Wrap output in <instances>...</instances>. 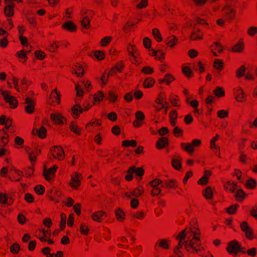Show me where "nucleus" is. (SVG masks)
Returning <instances> with one entry per match:
<instances>
[{
	"mask_svg": "<svg viewBox=\"0 0 257 257\" xmlns=\"http://www.w3.org/2000/svg\"><path fill=\"white\" fill-rule=\"evenodd\" d=\"M201 144V141L199 139H194L192 140L191 143H181V148L185 151L187 152L190 154H192L194 151L193 147H199Z\"/></svg>",
	"mask_w": 257,
	"mask_h": 257,
	"instance_id": "obj_1",
	"label": "nucleus"
},
{
	"mask_svg": "<svg viewBox=\"0 0 257 257\" xmlns=\"http://www.w3.org/2000/svg\"><path fill=\"white\" fill-rule=\"evenodd\" d=\"M239 242L236 240H232L228 243L226 250L230 255H237L238 253Z\"/></svg>",
	"mask_w": 257,
	"mask_h": 257,
	"instance_id": "obj_2",
	"label": "nucleus"
},
{
	"mask_svg": "<svg viewBox=\"0 0 257 257\" xmlns=\"http://www.w3.org/2000/svg\"><path fill=\"white\" fill-rule=\"evenodd\" d=\"M125 67L124 63L123 60H120L115 63L108 72V75L113 76L116 74V72L122 73Z\"/></svg>",
	"mask_w": 257,
	"mask_h": 257,
	"instance_id": "obj_3",
	"label": "nucleus"
},
{
	"mask_svg": "<svg viewBox=\"0 0 257 257\" xmlns=\"http://www.w3.org/2000/svg\"><path fill=\"white\" fill-rule=\"evenodd\" d=\"M82 179V176L81 174L76 172L75 176L72 177L69 185L71 188L76 190L81 185V180Z\"/></svg>",
	"mask_w": 257,
	"mask_h": 257,
	"instance_id": "obj_4",
	"label": "nucleus"
},
{
	"mask_svg": "<svg viewBox=\"0 0 257 257\" xmlns=\"http://www.w3.org/2000/svg\"><path fill=\"white\" fill-rule=\"evenodd\" d=\"M0 92L5 101L8 102L12 107H16L17 106L18 101L15 97L10 95L8 92L3 90H0Z\"/></svg>",
	"mask_w": 257,
	"mask_h": 257,
	"instance_id": "obj_5",
	"label": "nucleus"
},
{
	"mask_svg": "<svg viewBox=\"0 0 257 257\" xmlns=\"http://www.w3.org/2000/svg\"><path fill=\"white\" fill-rule=\"evenodd\" d=\"M196 24H195L193 28V31L190 36V39L192 41H197L202 40L203 33L200 29L196 27Z\"/></svg>",
	"mask_w": 257,
	"mask_h": 257,
	"instance_id": "obj_6",
	"label": "nucleus"
},
{
	"mask_svg": "<svg viewBox=\"0 0 257 257\" xmlns=\"http://www.w3.org/2000/svg\"><path fill=\"white\" fill-rule=\"evenodd\" d=\"M57 169V167L56 166H54L52 167L47 169L46 167L45 166L44 167V170H43V176L44 177L45 179L47 181H50L51 180L52 176H53L56 170Z\"/></svg>",
	"mask_w": 257,
	"mask_h": 257,
	"instance_id": "obj_7",
	"label": "nucleus"
},
{
	"mask_svg": "<svg viewBox=\"0 0 257 257\" xmlns=\"http://www.w3.org/2000/svg\"><path fill=\"white\" fill-rule=\"evenodd\" d=\"M169 144V139L167 137H162L157 140L156 143V147L158 150H162L167 147Z\"/></svg>",
	"mask_w": 257,
	"mask_h": 257,
	"instance_id": "obj_8",
	"label": "nucleus"
},
{
	"mask_svg": "<svg viewBox=\"0 0 257 257\" xmlns=\"http://www.w3.org/2000/svg\"><path fill=\"white\" fill-rule=\"evenodd\" d=\"M25 110L28 113H32L35 111L34 100L30 97H27L25 99Z\"/></svg>",
	"mask_w": 257,
	"mask_h": 257,
	"instance_id": "obj_9",
	"label": "nucleus"
},
{
	"mask_svg": "<svg viewBox=\"0 0 257 257\" xmlns=\"http://www.w3.org/2000/svg\"><path fill=\"white\" fill-rule=\"evenodd\" d=\"M212 172L210 170H205L204 172L203 176L197 181V184L204 186L208 183L209 178L212 175Z\"/></svg>",
	"mask_w": 257,
	"mask_h": 257,
	"instance_id": "obj_10",
	"label": "nucleus"
},
{
	"mask_svg": "<svg viewBox=\"0 0 257 257\" xmlns=\"http://www.w3.org/2000/svg\"><path fill=\"white\" fill-rule=\"evenodd\" d=\"M234 95L235 99L238 102H243L246 100V96L244 92L240 87L234 90Z\"/></svg>",
	"mask_w": 257,
	"mask_h": 257,
	"instance_id": "obj_11",
	"label": "nucleus"
},
{
	"mask_svg": "<svg viewBox=\"0 0 257 257\" xmlns=\"http://www.w3.org/2000/svg\"><path fill=\"white\" fill-rule=\"evenodd\" d=\"M131 167L132 169L131 172L135 174L136 176V178L139 181L141 180L145 174V170L144 168L142 167L137 168L135 166H132Z\"/></svg>",
	"mask_w": 257,
	"mask_h": 257,
	"instance_id": "obj_12",
	"label": "nucleus"
},
{
	"mask_svg": "<svg viewBox=\"0 0 257 257\" xmlns=\"http://www.w3.org/2000/svg\"><path fill=\"white\" fill-rule=\"evenodd\" d=\"M170 240L169 239H167L166 238H163V239H158V241L156 242L155 245V248L157 249V246H158L159 247L164 249H169V243Z\"/></svg>",
	"mask_w": 257,
	"mask_h": 257,
	"instance_id": "obj_13",
	"label": "nucleus"
},
{
	"mask_svg": "<svg viewBox=\"0 0 257 257\" xmlns=\"http://www.w3.org/2000/svg\"><path fill=\"white\" fill-rule=\"evenodd\" d=\"M72 115L74 118H78L80 114L83 112L82 107L78 103L74 105L71 108Z\"/></svg>",
	"mask_w": 257,
	"mask_h": 257,
	"instance_id": "obj_14",
	"label": "nucleus"
},
{
	"mask_svg": "<svg viewBox=\"0 0 257 257\" xmlns=\"http://www.w3.org/2000/svg\"><path fill=\"white\" fill-rule=\"evenodd\" d=\"M104 216H107L106 212L100 210L94 212L92 215V218L95 221L101 222Z\"/></svg>",
	"mask_w": 257,
	"mask_h": 257,
	"instance_id": "obj_15",
	"label": "nucleus"
},
{
	"mask_svg": "<svg viewBox=\"0 0 257 257\" xmlns=\"http://www.w3.org/2000/svg\"><path fill=\"white\" fill-rule=\"evenodd\" d=\"M116 219L118 221L123 222L125 218L124 211L120 208H116L114 210Z\"/></svg>",
	"mask_w": 257,
	"mask_h": 257,
	"instance_id": "obj_16",
	"label": "nucleus"
},
{
	"mask_svg": "<svg viewBox=\"0 0 257 257\" xmlns=\"http://www.w3.org/2000/svg\"><path fill=\"white\" fill-rule=\"evenodd\" d=\"M65 30L71 33H76L77 26L73 21H65Z\"/></svg>",
	"mask_w": 257,
	"mask_h": 257,
	"instance_id": "obj_17",
	"label": "nucleus"
},
{
	"mask_svg": "<svg viewBox=\"0 0 257 257\" xmlns=\"http://www.w3.org/2000/svg\"><path fill=\"white\" fill-rule=\"evenodd\" d=\"M237 183L235 181H233L232 183L230 181H227L224 185V188L225 191L229 190L231 193H233L235 190L237 189Z\"/></svg>",
	"mask_w": 257,
	"mask_h": 257,
	"instance_id": "obj_18",
	"label": "nucleus"
},
{
	"mask_svg": "<svg viewBox=\"0 0 257 257\" xmlns=\"http://www.w3.org/2000/svg\"><path fill=\"white\" fill-rule=\"evenodd\" d=\"M53 157L57 159H60L63 153V150L62 147L54 146L51 150Z\"/></svg>",
	"mask_w": 257,
	"mask_h": 257,
	"instance_id": "obj_19",
	"label": "nucleus"
},
{
	"mask_svg": "<svg viewBox=\"0 0 257 257\" xmlns=\"http://www.w3.org/2000/svg\"><path fill=\"white\" fill-rule=\"evenodd\" d=\"M69 128L72 132L77 136H80L82 134L81 128L78 127L77 124V122L75 121L71 122Z\"/></svg>",
	"mask_w": 257,
	"mask_h": 257,
	"instance_id": "obj_20",
	"label": "nucleus"
},
{
	"mask_svg": "<svg viewBox=\"0 0 257 257\" xmlns=\"http://www.w3.org/2000/svg\"><path fill=\"white\" fill-rule=\"evenodd\" d=\"M247 194L242 189H239L236 191L234 197L237 201L241 202L246 197Z\"/></svg>",
	"mask_w": 257,
	"mask_h": 257,
	"instance_id": "obj_21",
	"label": "nucleus"
},
{
	"mask_svg": "<svg viewBox=\"0 0 257 257\" xmlns=\"http://www.w3.org/2000/svg\"><path fill=\"white\" fill-rule=\"evenodd\" d=\"M178 39L174 35H172L167 37L166 40V45L171 48L174 47L178 42Z\"/></svg>",
	"mask_w": 257,
	"mask_h": 257,
	"instance_id": "obj_22",
	"label": "nucleus"
},
{
	"mask_svg": "<svg viewBox=\"0 0 257 257\" xmlns=\"http://www.w3.org/2000/svg\"><path fill=\"white\" fill-rule=\"evenodd\" d=\"M155 82L156 81L153 77H147L143 82V86L145 88H152L154 86Z\"/></svg>",
	"mask_w": 257,
	"mask_h": 257,
	"instance_id": "obj_23",
	"label": "nucleus"
},
{
	"mask_svg": "<svg viewBox=\"0 0 257 257\" xmlns=\"http://www.w3.org/2000/svg\"><path fill=\"white\" fill-rule=\"evenodd\" d=\"M196 230L198 232H195L193 231H192V232L193 233V237L192 238L193 241H194V245L196 246V248L197 247H199L201 245V240L200 239V231L199 228H196Z\"/></svg>",
	"mask_w": 257,
	"mask_h": 257,
	"instance_id": "obj_24",
	"label": "nucleus"
},
{
	"mask_svg": "<svg viewBox=\"0 0 257 257\" xmlns=\"http://www.w3.org/2000/svg\"><path fill=\"white\" fill-rule=\"evenodd\" d=\"M51 119L57 124L63 123V116L60 113H53L50 115Z\"/></svg>",
	"mask_w": 257,
	"mask_h": 257,
	"instance_id": "obj_25",
	"label": "nucleus"
},
{
	"mask_svg": "<svg viewBox=\"0 0 257 257\" xmlns=\"http://www.w3.org/2000/svg\"><path fill=\"white\" fill-rule=\"evenodd\" d=\"M219 138V135L218 134H216L215 137H214L210 141V148L211 150L215 149L216 150L218 151V157H220V148L218 146H216L215 144V142ZM217 155V154H216Z\"/></svg>",
	"mask_w": 257,
	"mask_h": 257,
	"instance_id": "obj_26",
	"label": "nucleus"
},
{
	"mask_svg": "<svg viewBox=\"0 0 257 257\" xmlns=\"http://www.w3.org/2000/svg\"><path fill=\"white\" fill-rule=\"evenodd\" d=\"M130 215L133 219L137 218L139 220H143L145 218L146 213L144 211L140 210L135 213H131Z\"/></svg>",
	"mask_w": 257,
	"mask_h": 257,
	"instance_id": "obj_27",
	"label": "nucleus"
},
{
	"mask_svg": "<svg viewBox=\"0 0 257 257\" xmlns=\"http://www.w3.org/2000/svg\"><path fill=\"white\" fill-rule=\"evenodd\" d=\"M127 52L128 55L135 57L136 55L140 54L139 50L135 45L129 44L127 46Z\"/></svg>",
	"mask_w": 257,
	"mask_h": 257,
	"instance_id": "obj_28",
	"label": "nucleus"
},
{
	"mask_svg": "<svg viewBox=\"0 0 257 257\" xmlns=\"http://www.w3.org/2000/svg\"><path fill=\"white\" fill-rule=\"evenodd\" d=\"M213 93L217 97H222L225 95L223 88L220 86L216 87L213 91Z\"/></svg>",
	"mask_w": 257,
	"mask_h": 257,
	"instance_id": "obj_29",
	"label": "nucleus"
},
{
	"mask_svg": "<svg viewBox=\"0 0 257 257\" xmlns=\"http://www.w3.org/2000/svg\"><path fill=\"white\" fill-rule=\"evenodd\" d=\"M145 190L143 186L139 185L137 188H135L131 192V195L136 197L141 196L144 193Z\"/></svg>",
	"mask_w": 257,
	"mask_h": 257,
	"instance_id": "obj_30",
	"label": "nucleus"
},
{
	"mask_svg": "<svg viewBox=\"0 0 257 257\" xmlns=\"http://www.w3.org/2000/svg\"><path fill=\"white\" fill-rule=\"evenodd\" d=\"M118 98L117 94L112 90L108 91L107 96L106 99L109 100V102L111 103H114Z\"/></svg>",
	"mask_w": 257,
	"mask_h": 257,
	"instance_id": "obj_31",
	"label": "nucleus"
},
{
	"mask_svg": "<svg viewBox=\"0 0 257 257\" xmlns=\"http://www.w3.org/2000/svg\"><path fill=\"white\" fill-rule=\"evenodd\" d=\"M14 5H7L4 8V14L6 17H11L13 16L14 13Z\"/></svg>",
	"mask_w": 257,
	"mask_h": 257,
	"instance_id": "obj_32",
	"label": "nucleus"
},
{
	"mask_svg": "<svg viewBox=\"0 0 257 257\" xmlns=\"http://www.w3.org/2000/svg\"><path fill=\"white\" fill-rule=\"evenodd\" d=\"M202 193L206 199H211L213 198V192L210 186L207 187Z\"/></svg>",
	"mask_w": 257,
	"mask_h": 257,
	"instance_id": "obj_33",
	"label": "nucleus"
},
{
	"mask_svg": "<svg viewBox=\"0 0 257 257\" xmlns=\"http://www.w3.org/2000/svg\"><path fill=\"white\" fill-rule=\"evenodd\" d=\"M213 67L217 71H221L224 68V63L221 59H215L213 63Z\"/></svg>",
	"mask_w": 257,
	"mask_h": 257,
	"instance_id": "obj_34",
	"label": "nucleus"
},
{
	"mask_svg": "<svg viewBox=\"0 0 257 257\" xmlns=\"http://www.w3.org/2000/svg\"><path fill=\"white\" fill-rule=\"evenodd\" d=\"M239 206V205L237 203L232 204L228 208H226L225 211L229 214H235L236 213L237 208Z\"/></svg>",
	"mask_w": 257,
	"mask_h": 257,
	"instance_id": "obj_35",
	"label": "nucleus"
},
{
	"mask_svg": "<svg viewBox=\"0 0 257 257\" xmlns=\"http://www.w3.org/2000/svg\"><path fill=\"white\" fill-rule=\"evenodd\" d=\"M137 145V142L135 140H123L121 143V146L123 147H136Z\"/></svg>",
	"mask_w": 257,
	"mask_h": 257,
	"instance_id": "obj_36",
	"label": "nucleus"
},
{
	"mask_svg": "<svg viewBox=\"0 0 257 257\" xmlns=\"http://www.w3.org/2000/svg\"><path fill=\"white\" fill-rule=\"evenodd\" d=\"M256 185L257 182L256 180L253 178H250L246 181L245 186L247 189H253L256 187Z\"/></svg>",
	"mask_w": 257,
	"mask_h": 257,
	"instance_id": "obj_37",
	"label": "nucleus"
},
{
	"mask_svg": "<svg viewBox=\"0 0 257 257\" xmlns=\"http://www.w3.org/2000/svg\"><path fill=\"white\" fill-rule=\"evenodd\" d=\"M182 72L183 74L188 78H192L194 76L192 70L188 66L182 67Z\"/></svg>",
	"mask_w": 257,
	"mask_h": 257,
	"instance_id": "obj_38",
	"label": "nucleus"
},
{
	"mask_svg": "<svg viewBox=\"0 0 257 257\" xmlns=\"http://www.w3.org/2000/svg\"><path fill=\"white\" fill-rule=\"evenodd\" d=\"M152 35L154 39L158 42H161L163 40L162 35L159 31V30L157 28H154L152 30Z\"/></svg>",
	"mask_w": 257,
	"mask_h": 257,
	"instance_id": "obj_39",
	"label": "nucleus"
},
{
	"mask_svg": "<svg viewBox=\"0 0 257 257\" xmlns=\"http://www.w3.org/2000/svg\"><path fill=\"white\" fill-rule=\"evenodd\" d=\"M244 50V43L243 42H238L233 46L232 48V51L233 52L241 53Z\"/></svg>",
	"mask_w": 257,
	"mask_h": 257,
	"instance_id": "obj_40",
	"label": "nucleus"
},
{
	"mask_svg": "<svg viewBox=\"0 0 257 257\" xmlns=\"http://www.w3.org/2000/svg\"><path fill=\"white\" fill-rule=\"evenodd\" d=\"M93 55L97 60L101 61L104 59L105 53L103 51L95 50L93 51Z\"/></svg>",
	"mask_w": 257,
	"mask_h": 257,
	"instance_id": "obj_41",
	"label": "nucleus"
},
{
	"mask_svg": "<svg viewBox=\"0 0 257 257\" xmlns=\"http://www.w3.org/2000/svg\"><path fill=\"white\" fill-rule=\"evenodd\" d=\"M75 74L78 76V77H82L84 74V70L83 69V67L82 66L80 65L79 64L77 63L75 65Z\"/></svg>",
	"mask_w": 257,
	"mask_h": 257,
	"instance_id": "obj_42",
	"label": "nucleus"
},
{
	"mask_svg": "<svg viewBox=\"0 0 257 257\" xmlns=\"http://www.w3.org/2000/svg\"><path fill=\"white\" fill-rule=\"evenodd\" d=\"M236 15V10L234 9H230L228 12L225 13V16L228 20H234Z\"/></svg>",
	"mask_w": 257,
	"mask_h": 257,
	"instance_id": "obj_43",
	"label": "nucleus"
},
{
	"mask_svg": "<svg viewBox=\"0 0 257 257\" xmlns=\"http://www.w3.org/2000/svg\"><path fill=\"white\" fill-rule=\"evenodd\" d=\"M81 25L84 29H89L90 28V20L87 17H83L81 21Z\"/></svg>",
	"mask_w": 257,
	"mask_h": 257,
	"instance_id": "obj_44",
	"label": "nucleus"
},
{
	"mask_svg": "<svg viewBox=\"0 0 257 257\" xmlns=\"http://www.w3.org/2000/svg\"><path fill=\"white\" fill-rule=\"evenodd\" d=\"M246 67L245 65H241L238 69L236 71V76L238 78H240L244 76L246 71Z\"/></svg>",
	"mask_w": 257,
	"mask_h": 257,
	"instance_id": "obj_45",
	"label": "nucleus"
},
{
	"mask_svg": "<svg viewBox=\"0 0 257 257\" xmlns=\"http://www.w3.org/2000/svg\"><path fill=\"white\" fill-rule=\"evenodd\" d=\"M166 98V94L163 92H161L158 95V97L155 99V102L159 104L163 105L165 102L164 101Z\"/></svg>",
	"mask_w": 257,
	"mask_h": 257,
	"instance_id": "obj_46",
	"label": "nucleus"
},
{
	"mask_svg": "<svg viewBox=\"0 0 257 257\" xmlns=\"http://www.w3.org/2000/svg\"><path fill=\"white\" fill-rule=\"evenodd\" d=\"M171 164L172 167L176 170H180L181 169L182 165L181 159H172L171 160Z\"/></svg>",
	"mask_w": 257,
	"mask_h": 257,
	"instance_id": "obj_47",
	"label": "nucleus"
},
{
	"mask_svg": "<svg viewBox=\"0 0 257 257\" xmlns=\"http://www.w3.org/2000/svg\"><path fill=\"white\" fill-rule=\"evenodd\" d=\"M104 95L102 91L99 90L94 95V102L93 105L95 104V101L100 102L103 100Z\"/></svg>",
	"mask_w": 257,
	"mask_h": 257,
	"instance_id": "obj_48",
	"label": "nucleus"
},
{
	"mask_svg": "<svg viewBox=\"0 0 257 257\" xmlns=\"http://www.w3.org/2000/svg\"><path fill=\"white\" fill-rule=\"evenodd\" d=\"M137 24H138V23H137ZM136 24V23H135L133 22L127 21L123 27L122 31L124 33H127L130 32L132 27L135 26Z\"/></svg>",
	"mask_w": 257,
	"mask_h": 257,
	"instance_id": "obj_49",
	"label": "nucleus"
},
{
	"mask_svg": "<svg viewBox=\"0 0 257 257\" xmlns=\"http://www.w3.org/2000/svg\"><path fill=\"white\" fill-rule=\"evenodd\" d=\"M154 68L149 66H146L142 68L141 72L145 75H150L154 73Z\"/></svg>",
	"mask_w": 257,
	"mask_h": 257,
	"instance_id": "obj_50",
	"label": "nucleus"
},
{
	"mask_svg": "<svg viewBox=\"0 0 257 257\" xmlns=\"http://www.w3.org/2000/svg\"><path fill=\"white\" fill-rule=\"evenodd\" d=\"M90 230L87 225L81 223L80 226V232L81 234L87 236L89 234Z\"/></svg>",
	"mask_w": 257,
	"mask_h": 257,
	"instance_id": "obj_51",
	"label": "nucleus"
},
{
	"mask_svg": "<svg viewBox=\"0 0 257 257\" xmlns=\"http://www.w3.org/2000/svg\"><path fill=\"white\" fill-rule=\"evenodd\" d=\"M75 90L76 96L82 98L84 96V91L78 83L75 84Z\"/></svg>",
	"mask_w": 257,
	"mask_h": 257,
	"instance_id": "obj_52",
	"label": "nucleus"
},
{
	"mask_svg": "<svg viewBox=\"0 0 257 257\" xmlns=\"http://www.w3.org/2000/svg\"><path fill=\"white\" fill-rule=\"evenodd\" d=\"M185 242L186 243L185 245V247L187 250H189V249H188L189 247L192 248L197 252L200 250V249L196 248V246L194 245V241H193L192 238L189 241L188 244H187V241H186Z\"/></svg>",
	"mask_w": 257,
	"mask_h": 257,
	"instance_id": "obj_53",
	"label": "nucleus"
},
{
	"mask_svg": "<svg viewBox=\"0 0 257 257\" xmlns=\"http://www.w3.org/2000/svg\"><path fill=\"white\" fill-rule=\"evenodd\" d=\"M165 83L169 85L170 83L175 80V78L170 73L166 74L164 77Z\"/></svg>",
	"mask_w": 257,
	"mask_h": 257,
	"instance_id": "obj_54",
	"label": "nucleus"
},
{
	"mask_svg": "<svg viewBox=\"0 0 257 257\" xmlns=\"http://www.w3.org/2000/svg\"><path fill=\"white\" fill-rule=\"evenodd\" d=\"M112 40L111 37L106 36L103 38L100 42V45L102 47H105L107 46Z\"/></svg>",
	"mask_w": 257,
	"mask_h": 257,
	"instance_id": "obj_55",
	"label": "nucleus"
},
{
	"mask_svg": "<svg viewBox=\"0 0 257 257\" xmlns=\"http://www.w3.org/2000/svg\"><path fill=\"white\" fill-rule=\"evenodd\" d=\"M173 133L175 137L178 138L183 136V131L178 126H175L173 130Z\"/></svg>",
	"mask_w": 257,
	"mask_h": 257,
	"instance_id": "obj_56",
	"label": "nucleus"
},
{
	"mask_svg": "<svg viewBox=\"0 0 257 257\" xmlns=\"http://www.w3.org/2000/svg\"><path fill=\"white\" fill-rule=\"evenodd\" d=\"M131 171H132V169L131 167L126 171L127 174L125 176L124 179L127 181H131L133 180V174L134 173Z\"/></svg>",
	"mask_w": 257,
	"mask_h": 257,
	"instance_id": "obj_57",
	"label": "nucleus"
},
{
	"mask_svg": "<svg viewBox=\"0 0 257 257\" xmlns=\"http://www.w3.org/2000/svg\"><path fill=\"white\" fill-rule=\"evenodd\" d=\"M38 136L41 139L45 138L46 137L47 130L42 126L39 130L37 131Z\"/></svg>",
	"mask_w": 257,
	"mask_h": 257,
	"instance_id": "obj_58",
	"label": "nucleus"
},
{
	"mask_svg": "<svg viewBox=\"0 0 257 257\" xmlns=\"http://www.w3.org/2000/svg\"><path fill=\"white\" fill-rule=\"evenodd\" d=\"M217 117L220 118H224L228 116L229 112L228 110L221 109L218 111Z\"/></svg>",
	"mask_w": 257,
	"mask_h": 257,
	"instance_id": "obj_59",
	"label": "nucleus"
},
{
	"mask_svg": "<svg viewBox=\"0 0 257 257\" xmlns=\"http://www.w3.org/2000/svg\"><path fill=\"white\" fill-rule=\"evenodd\" d=\"M186 229L182 230L175 237L176 239L178 241H182L184 239L186 236Z\"/></svg>",
	"mask_w": 257,
	"mask_h": 257,
	"instance_id": "obj_60",
	"label": "nucleus"
},
{
	"mask_svg": "<svg viewBox=\"0 0 257 257\" xmlns=\"http://www.w3.org/2000/svg\"><path fill=\"white\" fill-rule=\"evenodd\" d=\"M143 42L144 46L146 49H151L152 45V41L150 38L147 37H145L143 39Z\"/></svg>",
	"mask_w": 257,
	"mask_h": 257,
	"instance_id": "obj_61",
	"label": "nucleus"
},
{
	"mask_svg": "<svg viewBox=\"0 0 257 257\" xmlns=\"http://www.w3.org/2000/svg\"><path fill=\"white\" fill-rule=\"evenodd\" d=\"M20 249V246L19 244L15 243L12 244L10 247V251L12 253H18Z\"/></svg>",
	"mask_w": 257,
	"mask_h": 257,
	"instance_id": "obj_62",
	"label": "nucleus"
},
{
	"mask_svg": "<svg viewBox=\"0 0 257 257\" xmlns=\"http://www.w3.org/2000/svg\"><path fill=\"white\" fill-rule=\"evenodd\" d=\"M82 83L84 84L85 89L87 92H89L92 89V85L89 80H83Z\"/></svg>",
	"mask_w": 257,
	"mask_h": 257,
	"instance_id": "obj_63",
	"label": "nucleus"
},
{
	"mask_svg": "<svg viewBox=\"0 0 257 257\" xmlns=\"http://www.w3.org/2000/svg\"><path fill=\"white\" fill-rule=\"evenodd\" d=\"M162 183V181L161 179L156 178L150 181L149 184L152 187H158L157 186L161 184Z\"/></svg>",
	"mask_w": 257,
	"mask_h": 257,
	"instance_id": "obj_64",
	"label": "nucleus"
}]
</instances>
